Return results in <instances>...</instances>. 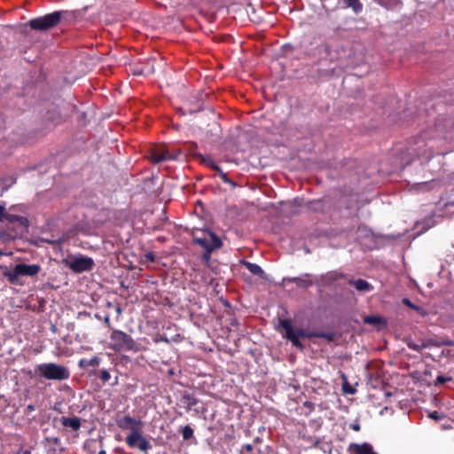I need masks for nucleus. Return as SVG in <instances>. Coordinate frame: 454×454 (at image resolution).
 <instances>
[{"mask_svg": "<svg viewBox=\"0 0 454 454\" xmlns=\"http://www.w3.org/2000/svg\"><path fill=\"white\" fill-rule=\"evenodd\" d=\"M117 426L121 429H130V434L126 437L125 442L129 448H137L140 451L147 453L152 448L151 443L142 434L143 422L129 415L117 420Z\"/></svg>", "mask_w": 454, "mask_h": 454, "instance_id": "obj_1", "label": "nucleus"}, {"mask_svg": "<svg viewBox=\"0 0 454 454\" xmlns=\"http://www.w3.org/2000/svg\"><path fill=\"white\" fill-rule=\"evenodd\" d=\"M109 339V348L115 352L137 353L145 350V346L137 342L129 334L121 330H113Z\"/></svg>", "mask_w": 454, "mask_h": 454, "instance_id": "obj_2", "label": "nucleus"}, {"mask_svg": "<svg viewBox=\"0 0 454 454\" xmlns=\"http://www.w3.org/2000/svg\"><path fill=\"white\" fill-rule=\"evenodd\" d=\"M35 372L49 380H67L70 378L67 367L55 363H43L37 364Z\"/></svg>", "mask_w": 454, "mask_h": 454, "instance_id": "obj_3", "label": "nucleus"}, {"mask_svg": "<svg viewBox=\"0 0 454 454\" xmlns=\"http://www.w3.org/2000/svg\"><path fill=\"white\" fill-rule=\"evenodd\" d=\"M63 12H53L46 15L29 20L24 27L32 30L48 31L55 27L61 20Z\"/></svg>", "mask_w": 454, "mask_h": 454, "instance_id": "obj_4", "label": "nucleus"}, {"mask_svg": "<svg viewBox=\"0 0 454 454\" xmlns=\"http://www.w3.org/2000/svg\"><path fill=\"white\" fill-rule=\"evenodd\" d=\"M279 325L285 330L284 336L296 348L301 349L303 348V345L301 342L300 338H311L309 332L299 328L294 329L291 321L288 319L280 320Z\"/></svg>", "mask_w": 454, "mask_h": 454, "instance_id": "obj_5", "label": "nucleus"}, {"mask_svg": "<svg viewBox=\"0 0 454 454\" xmlns=\"http://www.w3.org/2000/svg\"><path fill=\"white\" fill-rule=\"evenodd\" d=\"M67 265L74 272L81 273L92 270L94 261L90 257L81 255L73 258L69 262H67Z\"/></svg>", "mask_w": 454, "mask_h": 454, "instance_id": "obj_6", "label": "nucleus"}, {"mask_svg": "<svg viewBox=\"0 0 454 454\" xmlns=\"http://www.w3.org/2000/svg\"><path fill=\"white\" fill-rule=\"evenodd\" d=\"M344 278L345 275L342 272L337 270H331L325 274H322L317 284L323 287H328L331 286L334 282Z\"/></svg>", "mask_w": 454, "mask_h": 454, "instance_id": "obj_7", "label": "nucleus"}, {"mask_svg": "<svg viewBox=\"0 0 454 454\" xmlns=\"http://www.w3.org/2000/svg\"><path fill=\"white\" fill-rule=\"evenodd\" d=\"M283 280L294 283L300 288H308L317 284V282L312 279V275L309 273H304L299 277L285 278Z\"/></svg>", "mask_w": 454, "mask_h": 454, "instance_id": "obj_8", "label": "nucleus"}, {"mask_svg": "<svg viewBox=\"0 0 454 454\" xmlns=\"http://www.w3.org/2000/svg\"><path fill=\"white\" fill-rule=\"evenodd\" d=\"M348 454H378L373 450L372 446L368 442H351L347 449Z\"/></svg>", "mask_w": 454, "mask_h": 454, "instance_id": "obj_9", "label": "nucleus"}, {"mask_svg": "<svg viewBox=\"0 0 454 454\" xmlns=\"http://www.w3.org/2000/svg\"><path fill=\"white\" fill-rule=\"evenodd\" d=\"M17 272H20L21 276L34 277L40 272L41 266L39 264L19 263L17 264Z\"/></svg>", "mask_w": 454, "mask_h": 454, "instance_id": "obj_10", "label": "nucleus"}, {"mask_svg": "<svg viewBox=\"0 0 454 454\" xmlns=\"http://www.w3.org/2000/svg\"><path fill=\"white\" fill-rule=\"evenodd\" d=\"M348 284L360 292H370L373 289V286L369 282L362 278L356 280L350 279Z\"/></svg>", "mask_w": 454, "mask_h": 454, "instance_id": "obj_11", "label": "nucleus"}, {"mask_svg": "<svg viewBox=\"0 0 454 454\" xmlns=\"http://www.w3.org/2000/svg\"><path fill=\"white\" fill-rule=\"evenodd\" d=\"M61 425L65 427H70L74 431H77L81 427V419L77 417H61L60 418Z\"/></svg>", "mask_w": 454, "mask_h": 454, "instance_id": "obj_12", "label": "nucleus"}, {"mask_svg": "<svg viewBox=\"0 0 454 454\" xmlns=\"http://www.w3.org/2000/svg\"><path fill=\"white\" fill-rule=\"evenodd\" d=\"M4 220H6L9 223H19V224L21 226H24V227L28 226V220L26 217L12 215V214H8L5 211H4Z\"/></svg>", "mask_w": 454, "mask_h": 454, "instance_id": "obj_13", "label": "nucleus"}, {"mask_svg": "<svg viewBox=\"0 0 454 454\" xmlns=\"http://www.w3.org/2000/svg\"><path fill=\"white\" fill-rule=\"evenodd\" d=\"M101 362L100 357L98 356H94L90 359L82 358L78 362V365L80 368H87V367H97L99 365Z\"/></svg>", "mask_w": 454, "mask_h": 454, "instance_id": "obj_14", "label": "nucleus"}, {"mask_svg": "<svg viewBox=\"0 0 454 454\" xmlns=\"http://www.w3.org/2000/svg\"><path fill=\"white\" fill-rule=\"evenodd\" d=\"M243 264L253 275L263 278L264 271L258 264L246 261L243 262Z\"/></svg>", "mask_w": 454, "mask_h": 454, "instance_id": "obj_15", "label": "nucleus"}, {"mask_svg": "<svg viewBox=\"0 0 454 454\" xmlns=\"http://www.w3.org/2000/svg\"><path fill=\"white\" fill-rule=\"evenodd\" d=\"M364 322L372 325H386L387 324L386 319L380 316H366L364 318Z\"/></svg>", "mask_w": 454, "mask_h": 454, "instance_id": "obj_16", "label": "nucleus"}, {"mask_svg": "<svg viewBox=\"0 0 454 454\" xmlns=\"http://www.w3.org/2000/svg\"><path fill=\"white\" fill-rule=\"evenodd\" d=\"M207 236L210 245L209 250H211V252L222 247V240L214 232L208 231Z\"/></svg>", "mask_w": 454, "mask_h": 454, "instance_id": "obj_17", "label": "nucleus"}, {"mask_svg": "<svg viewBox=\"0 0 454 454\" xmlns=\"http://www.w3.org/2000/svg\"><path fill=\"white\" fill-rule=\"evenodd\" d=\"M194 243L206 250L208 258L209 254H211V250H209L210 245L208 236L207 235L203 238H194Z\"/></svg>", "mask_w": 454, "mask_h": 454, "instance_id": "obj_18", "label": "nucleus"}, {"mask_svg": "<svg viewBox=\"0 0 454 454\" xmlns=\"http://www.w3.org/2000/svg\"><path fill=\"white\" fill-rule=\"evenodd\" d=\"M347 7L351 8L355 13H360L363 10V4L359 0H343Z\"/></svg>", "mask_w": 454, "mask_h": 454, "instance_id": "obj_19", "label": "nucleus"}, {"mask_svg": "<svg viewBox=\"0 0 454 454\" xmlns=\"http://www.w3.org/2000/svg\"><path fill=\"white\" fill-rule=\"evenodd\" d=\"M403 304H404L405 306L409 307L410 309L417 311L418 313H419L420 315L422 316H425L427 313H426V310L420 307V306H418L416 304H414L410 299L408 298H403V301H402Z\"/></svg>", "mask_w": 454, "mask_h": 454, "instance_id": "obj_20", "label": "nucleus"}, {"mask_svg": "<svg viewBox=\"0 0 454 454\" xmlns=\"http://www.w3.org/2000/svg\"><path fill=\"white\" fill-rule=\"evenodd\" d=\"M198 158L200 159V161L207 167L212 168L213 170H220V167L215 163V161L210 157H205L202 154H199Z\"/></svg>", "mask_w": 454, "mask_h": 454, "instance_id": "obj_21", "label": "nucleus"}, {"mask_svg": "<svg viewBox=\"0 0 454 454\" xmlns=\"http://www.w3.org/2000/svg\"><path fill=\"white\" fill-rule=\"evenodd\" d=\"M168 159H170V155L168 152L155 151L152 153V160L154 162H160Z\"/></svg>", "mask_w": 454, "mask_h": 454, "instance_id": "obj_22", "label": "nucleus"}, {"mask_svg": "<svg viewBox=\"0 0 454 454\" xmlns=\"http://www.w3.org/2000/svg\"><path fill=\"white\" fill-rule=\"evenodd\" d=\"M17 264L12 270L4 272V276L11 283H16L19 279V277L21 276L20 272H17Z\"/></svg>", "mask_w": 454, "mask_h": 454, "instance_id": "obj_23", "label": "nucleus"}, {"mask_svg": "<svg viewBox=\"0 0 454 454\" xmlns=\"http://www.w3.org/2000/svg\"><path fill=\"white\" fill-rule=\"evenodd\" d=\"M91 374L98 376L102 380L103 383L107 382L111 379L109 372L106 369L100 371H94Z\"/></svg>", "mask_w": 454, "mask_h": 454, "instance_id": "obj_24", "label": "nucleus"}, {"mask_svg": "<svg viewBox=\"0 0 454 454\" xmlns=\"http://www.w3.org/2000/svg\"><path fill=\"white\" fill-rule=\"evenodd\" d=\"M216 172L218 173L220 178L222 179V181L224 184H228L231 185L232 187H236L237 186L236 183L233 182L231 179H230L228 177L227 174L224 173L221 168H220V170H216Z\"/></svg>", "mask_w": 454, "mask_h": 454, "instance_id": "obj_25", "label": "nucleus"}, {"mask_svg": "<svg viewBox=\"0 0 454 454\" xmlns=\"http://www.w3.org/2000/svg\"><path fill=\"white\" fill-rule=\"evenodd\" d=\"M182 436L184 440H189L193 436V429L190 426H184L182 430Z\"/></svg>", "mask_w": 454, "mask_h": 454, "instance_id": "obj_26", "label": "nucleus"}, {"mask_svg": "<svg viewBox=\"0 0 454 454\" xmlns=\"http://www.w3.org/2000/svg\"><path fill=\"white\" fill-rule=\"evenodd\" d=\"M309 335H311V338L312 337H315V338H323V339H325L327 340H333V334L331 333H323V332H309Z\"/></svg>", "mask_w": 454, "mask_h": 454, "instance_id": "obj_27", "label": "nucleus"}, {"mask_svg": "<svg viewBox=\"0 0 454 454\" xmlns=\"http://www.w3.org/2000/svg\"><path fill=\"white\" fill-rule=\"evenodd\" d=\"M452 377H447L444 375H438L434 380V386L442 385L446 382L452 381Z\"/></svg>", "mask_w": 454, "mask_h": 454, "instance_id": "obj_28", "label": "nucleus"}, {"mask_svg": "<svg viewBox=\"0 0 454 454\" xmlns=\"http://www.w3.org/2000/svg\"><path fill=\"white\" fill-rule=\"evenodd\" d=\"M407 346L410 349H412L414 351H418V352H420L423 348H426L427 347V344L425 343H422V344H417V343H414V342H408L407 343Z\"/></svg>", "mask_w": 454, "mask_h": 454, "instance_id": "obj_29", "label": "nucleus"}, {"mask_svg": "<svg viewBox=\"0 0 454 454\" xmlns=\"http://www.w3.org/2000/svg\"><path fill=\"white\" fill-rule=\"evenodd\" d=\"M343 378L345 379V382L342 385V391H343V393L344 394H348V395L355 394L356 393V389L347 382L346 378H345L344 375H343Z\"/></svg>", "mask_w": 454, "mask_h": 454, "instance_id": "obj_30", "label": "nucleus"}, {"mask_svg": "<svg viewBox=\"0 0 454 454\" xmlns=\"http://www.w3.org/2000/svg\"><path fill=\"white\" fill-rule=\"evenodd\" d=\"M254 447L252 444H244L239 451V454H252Z\"/></svg>", "mask_w": 454, "mask_h": 454, "instance_id": "obj_31", "label": "nucleus"}, {"mask_svg": "<svg viewBox=\"0 0 454 454\" xmlns=\"http://www.w3.org/2000/svg\"><path fill=\"white\" fill-rule=\"evenodd\" d=\"M45 441L50 443V444H53V445H59L60 444V439L57 436H53V437H46L45 438Z\"/></svg>", "mask_w": 454, "mask_h": 454, "instance_id": "obj_32", "label": "nucleus"}, {"mask_svg": "<svg viewBox=\"0 0 454 454\" xmlns=\"http://www.w3.org/2000/svg\"><path fill=\"white\" fill-rule=\"evenodd\" d=\"M428 416H429V418H431L436 421L442 420L443 419V415L439 413L436 411L430 412Z\"/></svg>", "mask_w": 454, "mask_h": 454, "instance_id": "obj_33", "label": "nucleus"}, {"mask_svg": "<svg viewBox=\"0 0 454 454\" xmlns=\"http://www.w3.org/2000/svg\"><path fill=\"white\" fill-rule=\"evenodd\" d=\"M184 399L186 400L187 404L191 407L197 403V400L191 396L190 395H186L184 396Z\"/></svg>", "mask_w": 454, "mask_h": 454, "instance_id": "obj_34", "label": "nucleus"}, {"mask_svg": "<svg viewBox=\"0 0 454 454\" xmlns=\"http://www.w3.org/2000/svg\"><path fill=\"white\" fill-rule=\"evenodd\" d=\"M4 211H5L4 206L0 205V223L3 222L4 219Z\"/></svg>", "mask_w": 454, "mask_h": 454, "instance_id": "obj_35", "label": "nucleus"}, {"mask_svg": "<svg viewBox=\"0 0 454 454\" xmlns=\"http://www.w3.org/2000/svg\"><path fill=\"white\" fill-rule=\"evenodd\" d=\"M35 410V405H33V404H28V405L26 407L25 413H26V414H28V413H30V412L34 411Z\"/></svg>", "mask_w": 454, "mask_h": 454, "instance_id": "obj_36", "label": "nucleus"}, {"mask_svg": "<svg viewBox=\"0 0 454 454\" xmlns=\"http://www.w3.org/2000/svg\"><path fill=\"white\" fill-rule=\"evenodd\" d=\"M293 204H294L296 207H302L303 206V203H302V200H300V199H294L292 202Z\"/></svg>", "mask_w": 454, "mask_h": 454, "instance_id": "obj_37", "label": "nucleus"}, {"mask_svg": "<svg viewBox=\"0 0 454 454\" xmlns=\"http://www.w3.org/2000/svg\"><path fill=\"white\" fill-rule=\"evenodd\" d=\"M145 258H146L147 260L151 261V262H154V260H155V256H154V254H153L152 252L147 253V254H145Z\"/></svg>", "mask_w": 454, "mask_h": 454, "instance_id": "obj_38", "label": "nucleus"}, {"mask_svg": "<svg viewBox=\"0 0 454 454\" xmlns=\"http://www.w3.org/2000/svg\"><path fill=\"white\" fill-rule=\"evenodd\" d=\"M350 427L354 430V431H360V425L358 423H354V424H351L350 425Z\"/></svg>", "mask_w": 454, "mask_h": 454, "instance_id": "obj_39", "label": "nucleus"}, {"mask_svg": "<svg viewBox=\"0 0 454 454\" xmlns=\"http://www.w3.org/2000/svg\"><path fill=\"white\" fill-rule=\"evenodd\" d=\"M304 405L309 408H313L314 404L310 402H305Z\"/></svg>", "mask_w": 454, "mask_h": 454, "instance_id": "obj_40", "label": "nucleus"}, {"mask_svg": "<svg viewBox=\"0 0 454 454\" xmlns=\"http://www.w3.org/2000/svg\"><path fill=\"white\" fill-rule=\"evenodd\" d=\"M133 74H136V75H141V74H143V71H141V70H136V71H134V73H133Z\"/></svg>", "mask_w": 454, "mask_h": 454, "instance_id": "obj_41", "label": "nucleus"}, {"mask_svg": "<svg viewBox=\"0 0 454 454\" xmlns=\"http://www.w3.org/2000/svg\"><path fill=\"white\" fill-rule=\"evenodd\" d=\"M442 344L451 346V345H453V342L451 340H446Z\"/></svg>", "mask_w": 454, "mask_h": 454, "instance_id": "obj_42", "label": "nucleus"}, {"mask_svg": "<svg viewBox=\"0 0 454 454\" xmlns=\"http://www.w3.org/2000/svg\"><path fill=\"white\" fill-rule=\"evenodd\" d=\"M105 323H106L108 326H110V319H109L108 317H106V318H105Z\"/></svg>", "mask_w": 454, "mask_h": 454, "instance_id": "obj_43", "label": "nucleus"}, {"mask_svg": "<svg viewBox=\"0 0 454 454\" xmlns=\"http://www.w3.org/2000/svg\"><path fill=\"white\" fill-rule=\"evenodd\" d=\"M116 312H117L118 314H121V308H120V307H117V308H116Z\"/></svg>", "mask_w": 454, "mask_h": 454, "instance_id": "obj_44", "label": "nucleus"}, {"mask_svg": "<svg viewBox=\"0 0 454 454\" xmlns=\"http://www.w3.org/2000/svg\"><path fill=\"white\" fill-rule=\"evenodd\" d=\"M98 454H106V450H100Z\"/></svg>", "mask_w": 454, "mask_h": 454, "instance_id": "obj_45", "label": "nucleus"}]
</instances>
